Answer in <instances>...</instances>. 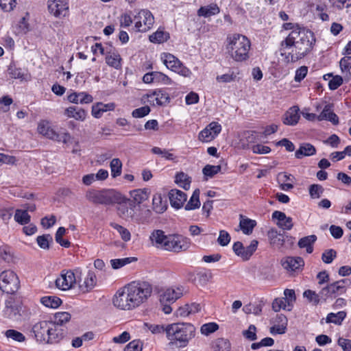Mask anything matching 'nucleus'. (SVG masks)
Wrapping results in <instances>:
<instances>
[{
  "mask_svg": "<svg viewBox=\"0 0 351 351\" xmlns=\"http://www.w3.org/2000/svg\"><path fill=\"white\" fill-rule=\"evenodd\" d=\"M64 115L69 118H73L75 120L83 121L86 119L87 112L76 106H70L65 109Z\"/></svg>",
  "mask_w": 351,
  "mask_h": 351,
  "instance_id": "cd10ccee",
  "label": "nucleus"
},
{
  "mask_svg": "<svg viewBox=\"0 0 351 351\" xmlns=\"http://www.w3.org/2000/svg\"><path fill=\"white\" fill-rule=\"evenodd\" d=\"M220 170L221 167L219 165H207L204 167L202 171L204 176L212 178L218 172H219Z\"/></svg>",
  "mask_w": 351,
  "mask_h": 351,
  "instance_id": "bf43d9fd",
  "label": "nucleus"
},
{
  "mask_svg": "<svg viewBox=\"0 0 351 351\" xmlns=\"http://www.w3.org/2000/svg\"><path fill=\"white\" fill-rule=\"evenodd\" d=\"M251 45V41L246 36L237 33L228 35L225 42L226 53L237 62L250 58Z\"/></svg>",
  "mask_w": 351,
  "mask_h": 351,
  "instance_id": "f03ea898",
  "label": "nucleus"
},
{
  "mask_svg": "<svg viewBox=\"0 0 351 351\" xmlns=\"http://www.w3.org/2000/svg\"><path fill=\"white\" fill-rule=\"evenodd\" d=\"M86 198L95 204L109 205L113 202L112 193L107 190H88L86 193Z\"/></svg>",
  "mask_w": 351,
  "mask_h": 351,
  "instance_id": "ddd939ff",
  "label": "nucleus"
},
{
  "mask_svg": "<svg viewBox=\"0 0 351 351\" xmlns=\"http://www.w3.org/2000/svg\"><path fill=\"white\" fill-rule=\"evenodd\" d=\"M5 335L6 337L18 342H23L25 340V337L23 333L14 329H9L6 330Z\"/></svg>",
  "mask_w": 351,
  "mask_h": 351,
  "instance_id": "864d4df0",
  "label": "nucleus"
},
{
  "mask_svg": "<svg viewBox=\"0 0 351 351\" xmlns=\"http://www.w3.org/2000/svg\"><path fill=\"white\" fill-rule=\"evenodd\" d=\"M106 64L113 67L115 69H121V58L119 53L112 50L111 48L109 49L108 51H106Z\"/></svg>",
  "mask_w": 351,
  "mask_h": 351,
  "instance_id": "b1692460",
  "label": "nucleus"
},
{
  "mask_svg": "<svg viewBox=\"0 0 351 351\" xmlns=\"http://www.w3.org/2000/svg\"><path fill=\"white\" fill-rule=\"evenodd\" d=\"M111 176L116 178L121 174L122 162L119 158H113L110 164Z\"/></svg>",
  "mask_w": 351,
  "mask_h": 351,
  "instance_id": "de8ad7c7",
  "label": "nucleus"
},
{
  "mask_svg": "<svg viewBox=\"0 0 351 351\" xmlns=\"http://www.w3.org/2000/svg\"><path fill=\"white\" fill-rule=\"evenodd\" d=\"M135 306H138L151 295L152 289L149 284L142 282H132L125 286Z\"/></svg>",
  "mask_w": 351,
  "mask_h": 351,
  "instance_id": "39448f33",
  "label": "nucleus"
},
{
  "mask_svg": "<svg viewBox=\"0 0 351 351\" xmlns=\"http://www.w3.org/2000/svg\"><path fill=\"white\" fill-rule=\"evenodd\" d=\"M327 6L324 3L318 4L316 5V11L317 12V14L319 17V19L323 21H329V16L326 12Z\"/></svg>",
  "mask_w": 351,
  "mask_h": 351,
  "instance_id": "69168bd1",
  "label": "nucleus"
},
{
  "mask_svg": "<svg viewBox=\"0 0 351 351\" xmlns=\"http://www.w3.org/2000/svg\"><path fill=\"white\" fill-rule=\"evenodd\" d=\"M315 43V38L311 31L297 27L281 41L279 52L286 62H295L308 54Z\"/></svg>",
  "mask_w": 351,
  "mask_h": 351,
  "instance_id": "f257e3e1",
  "label": "nucleus"
},
{
  "mask_svg": "<svg viewBox=\"0 0 351 351\" xmlns=\"http://www.w3.org/2000/svg\"><path fill=\"white\" fill-rule=\"evenodd\" d=\"M82 276V270H62L60 276L56 280V287L61 290L66 291L71 289Z\"/></svg>",
  "mask_w": 351,
  "mask_h": 351,
  "instance_id": "423d86ee",
  "label": "nucleus"
},
{
  "mask_svg": "<svg viewBox=\"0 0 351 351\" xmlns=\"http://www.w3.org/2000/svg\"><path fill=\"white\" fill-rule=\"evenodd\" d=\"M110 226L115 229L119 233L121 239L124 241H128L130 240L131 234L127 228L115 223H111Z\"/></svg>",
  "mask_w": 351,
  "mask_h": 351,
  "instance_id": "3c124183",
  "label": "nucleus"
},
{
  "mask_svg": "<svg viewBox=\"0 0 351 351\" xmlns=\"http://www.w3.org/2000/svg\"><path fill=\"white\" fill-rule=\"evenodd\" d=\"M337 252L335 250L329 249L325 250L322 255V260L326 264H330L336 258Z\"/></svg>",
  "mask_w": 351,
  "mask_h": 351,
  "instance_id": "680f3d73",
  "label": "nucleus"
},
{
  "mask_svg": "<svg viewBox=\"0 0 351 351\" xmlns=\"http://www.w3.org/2000/svg\"><path fill=\"white\" fill-rule=\"evenodd\" d=\"M124 351H142L141 342L139 340L132 341L126 346Z\"/></svg>",
  "mask_w": 351,
  "mask_h": 351,
  "instance_id": "774afa93",
  "label": "nucleus"
},
{
  "mask_svg": "<svg viewBox=\"0 0 351 351\" xmlns=\"http://www.w3.org/2000/svg\"><path fill=\"white\" fill-rule=\"evenodd\" d=\"M119 215L121 217H122L124 219L128 220L130 219H135L134 217V210L132 207H128L126 206H121L119 208Z\"/></svg>",
  "mask_w": 351,
  "mask_h": 351,
  "instance_id": "a18cd8bd",
  "label": "nucleus"
},
{
  "mask_svg": "<svg viewBox=\"0 0 351 351\" xmlns=\"http://www.w3.org/2000/svg\"><path fill=\"white\" fill-rule=\"evenodd\" d=\"M319 121L327 120L332 123L334 125L339 123V118L337 115L333 112L332 106L327 104L324 106L322 112L317 116Z\"/></svg>",
  "mask_w": 351,
  "mask_h": 351,
  "instance_id": "a878e982",
  "label": "nucleus"
},
{
  "mask_svg": "<svg viewBox=\"0 0 351 351\" xmlns=\"http://www.w3.org/2000/svg\"><path fill=\"white\" fill-rule=\"evenodd\" d=\"M344 282L345 280H341L323 287L320 290L322 300L326 301L329 298H336L337 295L343 293L346 291Z\"/></svg>",
  "mask_w": 351,
  "mask_h": 351,
  "instance_id": "2eb2a0df",
  "label": "nucleus"
},
{
  "mask_svg": "<svg viewBox=\"0 0 351 351\" xmlns=\"http://www.w3.org/2000/svg\"><path fill=\"white\" fill-rule=\"evenodd\" d=\"M332 7L338 10L351 7V0H328Z\"/></svg>",
  "mask_w": 351,
  "mask_h": 351,
  "instance_id": "0e129e2a",
  "label": "nucleus"
},
{
  "mask_svg": "<svg viewBox=\"0 0 351 351\" xmlns=\"http://www.w3.org/2000/svg\"><path fill=\"white\" fill-rule=\"evenodd\" d=\"M130 298L128 291L125 290V287H124L117 291L113 298V304L121 310H131L136 308V306Z\"/></svg>",
  "mask_w": 351,
  "mask_h": 351,
  "instance_id": "4468645a",
  "label": "nucleus"
},
{
  "mask_svg": "<svg viewBox=\"0 0 351 351\" xmlns=\"http://www.w3.org/2000/svg\"><path fill=\"white\" fill-rule=\"evenodd\" d=\"M150 112V108L148 106H145L134 110L132 115L134 118H142L147 115Z\"/></svg>",
  "mask_w": 351,
  "mask_h": 351,
  "instance_id": "338daca9",
  "label": "nucleus"
},
{
  "mask_svg": "<svg viewBox=\"0 0 351 351\" xmlns=\"http://www.w3.org/2000/svg\"><path fill=\"white\" fill-rule=\"evenodd\" d=\"M315 147L310 143H303L300 148L295 152V156L296 158L300 159L303 156H310L315 154Z\"/></svg>",
  "mask_w": 351,
  "mask_h": 351,
  "instance_id": "2f4dec72",
  "label": "nucleus"
},
{
  "mask_svg": "<svg viewBox=\"0 0 351 351\" xmlns=\"http://www.w3.org/2000/svg\"><path fill=\"white\" fill-rule=\"evenodd\" d=\"M215 138V136L212 134V132L207 126L199 132L198 136L199 140L203 142H209Z\"/></svg>",
  "mask_w": 351,
  "mask_h": 351,
  "instance_id": "e2e57ef3",
  "label": "nucleus"
},
{
  "mask_svg": "<svg viewBox=\"0 0 351 351\" xmlns=\"http://www.w3.org/2000/svg\"><path fill=\"white\" fill-rule=\"evenodd\" d=\"M167 69L184 77H190L192 74L189 69L186 67L176 56L169 53H163L160 57Z\"/></svg>",
  "mask_w": 351,
  "mask_h": 351,
  "instance_id": "6e6552de",
  "label": "nucleus"
},
{
  "mask_svg": "<svg viewBox=\"0 0 351 351\" xmlns=\"http://www.w3.org/2000/svg\"><path fill=\"white\" fill-rule=\"evenodd\" d=\"M303 295L310 302H313L315 305L318 304L320 301H323L321 298L320 291L317 293L314 291L308 289L304 292Z\"/></svg>",
  "mask_w": 351,
  "mask_h": 351,
  "instance_id": "09e8293b",
  "label": "nucleus"
},
{
  "mask_svg": "<svg viewBox=\"0 0 351 351\" xmlns=\"http://www.w3.org/2000/svg\"><path fill=\"white\" fill-rule=\"evenodd\" d=\"M299 108L292 106L283 114L282 121L285 125H295L300 119Z\"/></svg>",
  "mask_w": 351,
  "mask_h": 351,
  "instance_id": "4be33fe9",
  "label": "nucleus"
},
{
  "mask_svg": "<svg viewBox=\"0 0 351 351\" xmlns=\"http://www.w3.org/2000/svg\"><path fill=\"white\" fill-rule=\"evenodd\" d=\"M339 66L343 73H346V75L350 76V69H351V56H346L342 58L339 62Z\"/></svg>",
  "mask_w": 351,
  "mask_h": 351,
  "instance_id": "603ef678",
  "label": "nucleus"
},
{
  "mask_svg": "<svg viewBox=\"0 0 351 351\" xmlns=\"http://www.w3.org/2000/svg\"><path fill=\"white\" fill-rule=\"evenodd\" d=\"M10 77L14 79H23V72L21 68H17L14 64H10L8 69Z\"/></svg>",
  "mask_w": 351,
  "mask_h": 351,
  "instance_id": "5fc2aeb1",
  "label": "nucleus"
},
{
  "mask_svg": "<svg viewBox=\"0 0 351 351\" xmlns=\"http://www.w3.org/2000/svg\"><path fill=\"white\" fill-rule=\"evenodd\" d=\"M219 328V326L215 322H209L207 324H204L200 328V331L202 334L205 335H208Z\"/></svg>",
  "mask_w": 351,
  "mask_h": 351,
  "instance_id": "6e6d98bb",
  "label": "nucleus"
},
{
  "mask_svg": "<svg viewBox=\"0 0 351 351\" xmlns=\"http://www.w3.org/2000/svg\"><path fill=\"white\" fill-rule=\"evenodd\" d=\"M281 264L285 269L293 272L300 269L304 262L301 257L288 256L281 261Z\"/></svg>",
  "mask_w": 351,
  "mask_h": 351,
  "instance_id": "f3484780",
  "label": "nucleus"
},
{
  "mask_svg": "<svg viewBox=\"0 0 351 351\" xmlns=\"http://www.w3.org/2000/svg\"><path fill=\"white\" fill-rule=\"evenodd\" d=\"M14 220L21 225H25L29 223L31 217L27 210L16 209L14 215Z\"/></svg>",
  "mask_w": 351,
  "mask_h": 351,
  "instance_id": "f704fd0d",
  "label": "nucleus"
},
{
  "mask_svg": "<svg viewBox=\"0 0 351 351\" xmlns=\"http://www.w3.org/2000/svg\"><path fill=\"white\" fill-rule=\"evenodd\" d=\"M4 313L8 318H14L21 315L23 311V302L20 297L15 295H10L5 300Z\"/></svg>",
  "mask_w": 351,
  "mask_h": 351,
  "instance_id": "f8f14e48",
  "label": "nucleus"
},
{
  "mask_svg": "<svg viewBox=\"0 0 351 351\" xmlns=\"http://www.w3.org/2000/svg\"><path fill=\"white\" fill-rule=\"evenodd\" d=\"M256 226V221L255 220L250 219L240 215L239 227L243 234L247 235L252 234Z\"/></svg>",
  "mask_w": 351,
  "mask_h": 351,
  "instance_id": "c756f323",
  "label": "nucleus"
},
{
  "mask_svg": "<svg viewBox=\"0 0 351 351\" xmlns=\"http://www.w3.org/2000/svg\"><path fill=\"white\" fill-rule=\"evenodd\" d=\"M71 319V315L68 312H58L54 315V320L51 321L56 326H60L68 322Z\"/></svg>",
  "mask_w": 351,
  "mask_h": 351,
  "instance_id": "37998d69",
  "label": "nucleus"
},
{
  "mask_svg": "<svg viewBox=\"0 0 351 351\" xmlns=\"http://www.w3.org/2000/svg\"><path fill=\"white\" fill-rule=\"evenodd\" d=\"M200 206L199 202V190L196 189L194 191L192 196L191 197L189 201L185 206V210H194L195 208H199Z\"/></svg>",
  "mask_w": 351,
  "mask_h": 351,
  "instance_id": "58836bf2",
  "label": "nucleus"
},
{
  "mask_svg": "<svg viewBox=\"0 0 351 351\" xmlns=\"http://www.w3.org/2000/svg\"><path fill=\"white\" fill-rule=\"evenodd\" d=\"M114 108L115 104L114 103L103 104L98 102L92 106V115L95 118L99 119L104 112L114 110Z\"/></svg>",
  "mask_w": 351,
  "mask_h": 351,
  "instance_id": "bb28decb",
  "label": "nucleus"
},
{
  "mask_svg": "<svg viewBox=\"0 0 351 351\" xmlns=\"http://www.w3.org/2000/svg\"><path fill=\"white\" fill-rule=\"evenodd\" d=\"M169 38V34L162 30H157L156 32L149 36L150 42L154 43H162Z\"/></svg>",
  "mask_w": 351,
  "mask_h": 351,
  "instance_id": "79ce46f5",
  "label": "nucleus"
},
{
  "mask_svg": "<svg viewBox=\"0 0 351 351\" xmlns=\"http://www.w3.org/2000/svg\"><path fill=\"white\" fill-rule=\"evenodd\" d=\"M135 27L138 32L148 31L154 23V18L150 11L141 10L134 17Z\"/></svg>",
  "mask_w": 351,
  "mask_h": 351,
  "instance_id": "1a4fd4ad",
  "label": "nucleus"
},
{
  "mask_svg": "<svg viewBox=\"0 0 351 351\" xmlns=\"http://www.w3.org/2000/svg\"><path fill=\"white\" fill-rule=\"evenodd\" d=\"M274 325L270 328L272 335L285 334L287 330V318L282 314L277 315L274 320Z\"/></svg>",
  "mask_w": 351,
  "mask_h": 351,
  "instance_id": "6ab92c4d",
  "label": "nucleus"
},
{
  "mask_svg": "<svg viewBox=\"0 0 351 351\" xmlns=\"http://www.w3.org/2000/svg\"><path fill=\"white\" fill-rule=\"evenodd\" d=\"M191 245L189 239L181 234H169L166 250L178 252L186 250Z\"/></svg>",
  "mask_w": 351,
  "mask_h": 351,
  "instance_id": "9d476101",
  "label": "nucleus"
},
{
  "mask_svg": "<svg viewBox=\"0 0 351 351\" xmlns=\"http://www.w3.org/2000/svg\"><path fill=\"white\" fill-rule=\"evenodd\" d=\"M38 342L55 343L64 337L63 330L58 328L51 321H41L35 324L32 329Z\"/></svg>",
  "mask_w": 351,
  "mask_h": 351,
  "instance_id": "20e7f679",
  "label": "nucleus"
},
{
  "mask_svg": "<svg viewBox=\"0 0 351 351\" xmlns=\"http://www.w3.org/2000/svg\"><path fill=\"white\" fill-rule=\"evenodd\" d=\"M66 232V229L64 227H60L56 231L55 235L56 241L59 243L61 246L64 247H69L71 243L68 240L62 239L63 235Z\"/></svg>",
  "mask_w": 351,
  "mask_h": 351,
  "instance_id": "8fccbe9b",
  "label": "nucleus"
},
{
  "mask_svg": "<svg viewBox=\"0 0 351 351\" xmlns=\"http://www.w3.org/2000/svg\"><path fill=\"white\" fill-rule=\"evenodd\" d=\"M17 275L11 270H5L0 274V289L8 294H14L19 288Z\"/></svg>",
  "mask_w": 351,
  "mask_h": 351,
  "instance_id": "0eeeda50",
  "label": "nucleus"
},
{
  "mask_svg": "<svg viewBox=\"0 0 351 351\" xmlns=\"http://www.w3.org/2000/svg\"><path fill=\"white\" fill-rule=\"evenodd\" d=\"M182 295V291L180 288L168 289L163 292L160 296V304L163 303H173L180 298Z\"/></svg>",
  "mask_w": 351,
  "mask_h": 351,
  "instance_id": "5701e85b",
  "label": "nucleus"
},
{
  "mask_svg": "<svg viewBox=\"0 0 351 351\" xmlns=\"http://www.w3.org/2000/svg\"><path fill=\"white\" fill-rule=\"evenodd\" d=\"M171 205L176 208H181L186 200V195L178 189H171L169 193Z\"/></svg>",
  "mask_w": 351,
  "mask_h": 351,
  "instance_id": "a211bd4d",
  "label": "nucleus"
},
{
  "mask_svg": "<svg viewBox=\"0 0 351 351\" xmlns=\"http://www.w3.org/2000/svg\"><path fill=\"white\" fill-rule=\"evenodd\" d=\"M215 351H230V343L228 339L220 338L216 341Z\"/></svg>",
  "mask_w": 351,
  "mask_h": 351,
  "instance_id": "13d9d810",
  "label": "nucleus"
},
{
  "mask_svg": "<svg viewBox=\"0 0 351 351\" xmlns=\"http://www.w3.org/2000/svg\"><path fill=\"white\" fill-rule=\"evenodd\" d=\"M346 316V313L344 311H339L337 313H330L326 318V322L327 323H334L340 325Z\"/></svg>",
  "mask_w": 351,
  "mask_h": 351,
  "instance_id": "ea45409f",
  "label": "nucleus"
},
{
  "mask_svg": "<svg viewBox=\"0 0 351 351\" xmlns=\"http://www.w3.org/2000/svg\"><path fill=\"white\" fill-rule=\"evenodd\" d=\"M36 241L38 245V246L44 250H48L49 249L50 244L53 243V238L51 235L47 234H43L41 236H38L36 238Z\"/></svg>",
  "mask_w": 351,
  "mask_h": 351,
  "instance_id": "49530a36",
  "label": "nucleus"
},
{
  "mask_svg": "<svg viewBox=\"0 0 351 351\" xmlns=\"http://www.w3.org/2000/svg\"><path fill=\"white\" fill-rule=\"evenodd\" d=\"M68 100L74 104H90L93 101L91 95L86 92L73 93L68 95Z\"/></svg>",
  "mask_w": 351,
  "mask_h": 351,
  "instance_id": "393cba45",
  "label": "nucleus"
},
{
  "mask_svg": "<svg viewBox=\"0 0 351 351\" xmlns=\"http://www.w3.org/2000/svg\"><path fill=\"white\" fill-rule=\"evenodd\" d=\"M272 219H277V225L283 230H290L293 226L292 218L287 217L283 212L274 211L272 213Z\"/></svg>",
  "mask_w": 351,
  "mask_h": 351,
  "instance_id": "412c9836",
  "label": "nucleus"
},
{
  "mask_svg": "<svg viewBox=\"0 0 351 351\" xmlns=\"http://www.w3.org/2000/svg\"><path fill=\"white\" fill-rule=\"evenodd\" d=\"M316 240L317 236L315 234L302 237L298 241V246L300 248H306V252L311 254L313 251V245Z\"/></svg>",
  "mask_w": 351,
  "mask_h": 351,
  "instance_id": "473e14b6",
  "label": "nucleus"
},
{
  "mask_svg": "<svg viewBox=\"0 0 351 351\" xmlns=\"http://www.w3.org/2000/svg\"><path fill=\"white\" fill-rule=\"evenodd\" d=\"M153 95L155 97L156 103L158 106H165L170 101L169 94L164 90H156L153 93Z\"/></svg>",
  "mask_w": 351,
  "mask_h": 351,
  "instance_id": "c9c22d12",
  "label": "nucleus"
},
{
  "mask_svg": "<svg viewBox=\"0 0 351 351\" xmlns=\"http://www.w3.org/2000/svg\"><path fill=\"white\" fill-rule=\"evenodd\" d=\"M49 12L56 18L66 17L69 14V0H48Z\"/></svg>",
  "mask_w": 351,
  "mask_h": 351,
  "instance_id": "9b49d317",
  "label": "nucleus"
},
{
  "mask_svg": "<svg viewBox=\"0 0 351 351\" xmlns=\"http://www.w3.org/2000/svg\"><path fill=\"white\" fill-rule=\"evenodd\" d=\"M149 193L148 189H138L130 191V196L134 203L139 205L148 199Z\"/></svg>",
  "mask_w": 351,
  "mask_h": 351,
  "instance_id": "7c9ffc66",
  "label": "nucleus"
},
{
  "mask_svg": "<svg viewBox=\"0 0 351 351\" xmlns=\"http://www.w3.org/2000/svg\"><path fill=\"white\" fill-rule=\"evenodd\" d=\"M220 9L216 3L201 6L197 10V15L204 18H208L219 13Z\"/></svg>",
  "mask_w": 351,
  "mask_h": 351,
  "instance_id": "c85d7f7f",
  "label": "nucleus"
},
{
  "mask_svg": "<svg viewBox=\"0 0 351 351\" xmlns=\"http://www.w3.org/2000/svg\"><path fill=\"white\" fill-rule=\"evenodd\" d=\"M40 302L46 307L56 308L62 304L60 298L56 296H45L41 298Z\"/></svg>",
  "mask_w": 351,
  "mask_h": 351,
  "instance_id": "e433bc0d",
  "label": "nucleus"
},
{
  "mask_svg": "<svg viewBox=\"0 0 351 351\" xmlns=\"http://www.w3.org/2000/svg\"><path fill=\"white\" fill-rule=\"evenodd\" d=\"M175 181L180 187L185 190H188L190 188L191 178L183 172L176 174Z\"/></svg>",
  "mask_w": 351,
  "mask_h": 351,
  "instance_id": "a19ab883",
  "label": "nucleus"
},
{
  "mask_svg": "<svg viewBox=\"0 0 351 351\" xmlns=\"http://www.w3.org/2000/svg\"><path fill=\"white\" fill-rule=\"evenodd\" d=\"M152 243L157 247H162L165 250L166 243L169 240V234L166 235L162 230H154L149 237Z\"/></svg>",
  "mask_w": 351,
  "mask_h": 351,
  "instance_id": "aec40b11",
  "label": "nucleus"
},
{
  "mask_svg": "<svg viewBox=\"0 0 351 351\" xmlns=\"http://www.w3.org/2000/svg\"><path fill=\"white\" fill-rule=\"evenodd\" d=\"M271 244L278 249H281L285 244V237L282 234L277 233L276 231H271L269 233Z\"/></svg>",
  "mask_w": 351,
  "mask_h": 351,
  "instance_id": "4c0bfd02",
  "label": "nucleus"
},
{
  "mask_svg": "<svg viewBox=\"0 0 351 351\" xmlns=\"http://www.w3.org/2000/svg\"><path fill=\"white\" fill-rule=\"evenodd\" d=\"M195 328L189 323L178 322L166 326V335L170 348H184L195 337Z\"/></svg>",
  "mask_w": 351,
  "mask_h": 351,
  "instance_id": "7ed1b4c3",
  "label": "nucleus"
},
{
  "mask_svg": "<svg viewBox=\"0 0 351 351\" xmlns=\"http://www.w3.org/2000/svg\"><path fill=\"white\" fill-rule=\"evenodd\" d=\"M153 210L157 213H164L167 208L166 201H163L160 194L156 193L152 199Z\"/></svg>",
  "mask_w": 351,
  "mask_h": 351,
  "instance_id": "72a5a7b5",
  "label": "nucleus"
},
{
  "mask_svg": "<svg viewBox=\"0 0 351 351\" xmlns=\"http://www.w3.org/2000/svg\"><path fill=\"white\" fill-rule=\"evenodd\" d=\"M145 328L151 331L152 334H162L166 332V327L160 324H144Z\"/></svg>",
  "mask_w": 351,
  "mask_h": 351,
  "instance_id": "4d7b16f0",
  "label": "nucleus"
},
{
  "mask_svg": "<svg viewBox=\"0 0 351 351\" xmlns=\"http://www.w3.org/2000/svg\"><path fill=\"white\" fill-rule=\"evenodd\" d=\"M78 283L80 290L83 293H88L97 284V278L95 273L89 270L84 280L82 276L77 281Z\"/></svg>",
  "mask_w": 351,
  "mask_h": 351,
  "instance_id": "dca6fc26",
  "label": "nucleus"
},
{
  "mask_svg": "<svg viewBox=\"0 0 351 351\" xmlns=\"http://www.w3.org/2000/svg\"><path fill=\"white\" fill-rule=\"evenodd\" d=\"M137 260L135 257H128L123 258L112 259L110 261L111 266L114 269H118L132 262Z\"/></svg>",
  "mask_w": 351,
  "mask_h": 351,
  "instance_id": "c03bdc74",
  "label": "nucleus"
},
{
  "mask_svg": "<svg viewBox=\"0 0 351 351\" xmlns=\"http://www.w3.org/2000/svg\"><path fill=\"white\" fill-rule=\"evenodd\" d=\"M152 152L154 154L160 155L162 158H165L167 160H174V156L173 154L169 153L167 149H161L158 147H154L152 149Z\"/></svg>",
  "mask_w": 351,
  "mask_h": 351,
  "instance_id": "052dcab7",
  "label": "nucleus"
}]
</instances>
